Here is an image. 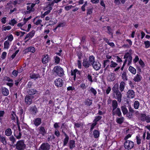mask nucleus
<instances>
[{
    "mask_svg": "<svg viewBox=\"0 0 150 150\" xmlns=\"http://www.w3.org/2000/svg\"><path fill=\"white\" fill-rule=\"evenodd\" d=\"M88 62L89 64H90L91 65L93 64L95 62V57L91 55L89 56L88 59Z\"/></svg>",
    "mask_w": 150,
    "mask_h": 150,
    "instance_id": "nucleus-19",
    "label": "nucleus"
},
{
    "mask_svg": "<svg viewBox=\"0 0 150 150\" xmlns=\"http://www.w3.org/2000/svg\"><path fill=\"white\" fill-rule=\"evenodd\" d=\"M107 28L108 34L112 35L113 34L112 30L111 29V27L110 26H107Z\"/></svg>",
    "mask_w": 150,
    "mask_h": 150,
    "instance_id": "nucleus-46",
    "label": "nucleus"
},
{
    "mask_svg": "<svg viewBox=\"0 0 150 150\" xmlns=\"http://www.w3.org/2000/svg\"><path fill=\"white\" fill-rule=\"evenodd\" d=\"M93 9L89 8L87 10V15L90 14L92 12Z\"/></svg>",
    "mask_w": 150,
    "mask_h": 150,
    "instance_id": "nucleus-61",
    "label": "nucleus"
},
{
    "mask_svg": "<svg viewBox=\"0 0 150 150\" xmlns=\"http://www.w3.org/2000/svg\"><path fill=\"white\" fill-rule=\"evenodd\" d=\"M93 68L96 70H98L100 68L101 65L99 62H95L92 65Z\"/></svg>",
    "mask_w": 150,
    "mask_h": 150,
    "instance_id": "nucleus-13",
    "label": "nucleus"
},
{
    "mask_svg": "<svg viewBox=\"0 0 150 150\" xmlns=\"http://www.w3.org/2000/svg\"><path fill=\"white\" fill-rule=\"evenodd\" d=\"M59 123L56 122L54 125V127L55 129H57L59 127Z\"/></svg>",
    "mask_w": 150,
    "mask_h": 150,
    "instance_id": "nucleus-63",
    "label": "nucleus"
},
{
    "mask_svg": "<svg viewBox=\"0 0 150 150\" xmlns=\"http://www.w3.org/2000/svg\"><path fill=\"white\" fill-rule=\"evenodd\" d=\"M12 146L13 147L16 146V148L17 150H24L26 147V145L24 140H20L18 141L15 145H12Z\"/></svg>",
    "mask_w": 150,
    "mask_h": 150,
    "instance_id": "nucleus-3",
    "label": "nucleus"
},
{
    "mask_svg": "<svg viewBox=\"0 0 150 150\" xmlns=\"http://www.w3.org/2000/svg\"><path fill=\"white\" fill-rule=\"evenodd\" d=\"M99 132L97 130H95L93 132V135L95 138H98L99 136Z\"/></svg>",
    "mask_w": 150,
    "mask_h": 150,
    "instance_id": "nucleus-39",
    "label": "nucleus"
},
{
    "mask_svg": "<svg viewBox=\"0 0 150 150\" xmlns=\"http://www.w3.org/2000/svg\"><path fill=\"white\" fill-rule=\"evenodd\" d=\"M126 84L124 81H122L120 83L119 88L121 92H122L124 90Z\"/></svg>",
    "mask_w": 150,
    "mask_h": 150,
    "instance_id": "nucleus-23",
    "label": "nucleus"
},
{
    "mask_svg": "<svg viewBox=\"0 0 150 150\" xmlns=\"http://www.w3.org/2000/svg\"><path fill=\"white\" fill-rule=\"evenodd\" d=\"M132 55V54L128 52L126 53L124 56V59H128L130 56H131Z\"/></svg>",
    "mask_w": 150,
    "mask_h": 150,
    "instance_id": "nucleus-47",
    "label": "nucleus"
},
{
    "mask_svg": "<svg viewBox=\"0 0 150 150\" xmlns=\"http://www.w3.org/2000/svg\"><path fill=\"white\" fill-rule=\"evenodd\" d=\"M50 145L47 143H43L40 146L39 149L41 150H49L50 148Z\"/></svg>",
    "mask_w": 150,
    "mask_h": 150,
    "instance_id": "nucleus-8",
    "label": "nucleus"
},
{
    "mask_svg": "<svg viewBox=\"0 0 150 150\" xmlns=\"http://www.w3.org/2000/svg\"><path fill=\"white\" fill-rule=\"evenodd\" d=\"M9 42L8 40L5 41L4 43V48L5 49H8L9 47Z\"/></svg>",
    "mask_w": 150,
    "mask_h": 150,
    "instance_id": "nucleus-36",
    "label": "nucleus"
},
{
    "mask_svg": "<svg viewBox=\"0 0 150 150\" xmlns=\"http://www.w3.org/2000/svg\"><path fill=\"white\" fill-rule=\"evenodd\" d=\"M0 140L4 145H6L7 144V142L5 138L4 137L0 135Z\"/></svg>",
    "mask_w": 150,
    "mask_h": 150,
    "instance_id": "nucleus-30",
    "label": "nucleus"
},
{
    "mask_svg": "<svg viewBox=\"0 0 150 150\" xmlns=\"http://www.w3.org/2000/svg\"><path fill=\"white\" fill-rule=\"evenodd\" d=\"M37 92L36 89H30L27 91V93L30 96L34 95Z\"/></svg>",
    "mask_w": 150,
    "mask_h": 150,
    "instance_id": "nucleus-14",
    "label": "nucleus"
},
{
    "mask_svg": "<svg viewBox=\"0 0 150 150\" xmlns=\"http://www.w3.org/2000/svg\"><path fill=\"white\" fill-rule=\"evenodd\" d=\"M112 115L113 116L117 115L119 117H121L122 115V113L120 108H117L114 110H112Z\"/></svg>",
    "mask_w": 150,
    "mask_h": 150,
    "instance_id": "nucleus-10",
    "label": "nucleus"
},
{
    "mask_svg": "<svg viewBox=\"0 0 150 150\" xmlns=\"http://www.w3.org/2000/svg\"><path fill=\"white\" fill-rule=\"evenodd\" d=\"M90 91L91 92L93 93L94 96H96V95L97 93V91L95 89L92 87H91L90 89Z\"/></svg>",
    "mask_w": 150,
    "mask_h": 150,
    "instance_id": "nucleus-49",
    "label": "nucleus"
},
{
    "mask_svg": "<svg viewBox=\"0 0 150 150\" xmlns=\"http://www.w3.org/2000/svg\"><path fill=\"white\" fill-rule=\"evenodd\" d=\"M129 71L133 74H135L136 73V70L133 67L130 66L129 68Z\"/></svg>",
    "mask_w": 150,
    "mask_h": 150,
    "instance_id": "nucleus-31",
    "label": "nucleus"
},
{
    "mask_svg": "<svg viewBox=\"0 0 150 150\" xmlns=\"http://www.w3.org/2000/svg\"><path fill=\"white\" fill-rule=\"evenodd\" d=\"M127 114V117L129 118H131L132 117L133 113L128 112Z\"/></svg>",
    "mask_w": 150,
    "mask_h": 150,
    "instance_id": "nucleus-55",
    "label": "nucleus"
},
{
    "mask_svg": "<svg viewBox=\"0 0 150 150\" xmlns=\"http://www.w3.org/2000/svg\"><path fill=\"white\" fill-rule=\"evenodd\" d=\"M83 65L85 68H88L90 65H91L90 64H89V62L88 61V62L87 59H83Z\"/></svg>",
    "mask_w": 150,
    "mask_h": 150,
    "instance_id": "nucleus-15",
    "label": "nucleus"
},
{
    "mask_svg": "<svg viewBox=\"0 0 150 150\" xmlns=\"http://www.w3.org/2000/svg\"><path fill=\"white\" fill-rule=\"evenodd\" d=\"M112 91L113 92L112 96L115 98L117 99L119 103L121 101L122 94L119 90V85L118 83L115 84L113 87Z\"/></svg>",
    "mask_w": 150,
    "mask_h": 150,
    "instance_id": "nucleus-1",
    "label": "nucleus"
},
{
    "mask_svg": "<svg viewBox=\"0 0 150 150\" xmlns=\"http://www.w3.org/2000/svg\"><path fill=\"white\" fill-rule=\"evenodd\" d=\"M134 146V142L131 141L126 140L124 143V147L125 149L128 150L132 148Z\"/></svg>",
    "mask_w": 150,
    "mask_h": 150,
    "instance_id": "nucleus-4",
    "label": "nucleus"
},
{
    "mask_svg": "<svg viewBox=\"0 0 150 150\" xmlns=\"http://www.w3.org/2000/svg\"><path fill=\"white\" fill-rule=\"evenodd\" d=\"M139 62L140 65L142 67H143L145 66V64L144 62L141 59H140Z\"/></svg>",
    "mask_w": 150,
    "mask_h": 150,
    "instance_id": "nucleus-56",
    "label": "nucleus"
},
{
    "mask_svg": "<svg viewBox=\"0 0 150 150\" xmlns=\"http://www.w3.org/2000/svg\"><path fill=\"white\" fill-rule=\"evenodd\" d=\"M7 53L6 52H3L1 55V57L2 59H4L6 56Z\"/></svg>",
    "mask_w": 150,
    "mask_h": 150,
    "instance_id": "nucleus-58",
    "label": "nucleus"
},
{
    "mask_svg": "<svg viewBox=\"0 0 150 150\" xmlns=\"http://www.w3.org/2000/svg\"><path fill=\"white\" fill-rule=\"evenodd\" d=\"M27 5L28 6L27 7V10L30 13L31 12H33L35 10V9L33 8L35 6V4L31 3H27Z\"/></svg>",
    "mask_w": 150,
    "mask_h": 150,
    "instance_id": "nucleus-6",
    "label": "nucleus"
},
{
    "mask_svg": "<svg viewBox=\"0 0 150 150\" xmlns=\"http://www.w3.org/2000/svg\"><path fill=\"white\" fill-rule=\"evenodd\" d=\"M121 108L123 113L124 115H126L128 111L126 107L125 106H122L121 107Z\"/></svg>",
    "mask_w": 150,
    "mask_h": 150,
    "instance_id": "nucleus-29",
    "label": "nucleus"
},
{
    "mask_svg": "<svg viewBox=\"0 0 150 150\" xmlns=\"http://www.w3.org/2000/svg\"><path fill=\"white\" fill-rule=\"evenodd\" d=\"M53 74L57 75L59 77H62L64 75V71L63 69L60 66L55 67L52 70Z\"/></svg>",
    "mask_w": 150,
    "mask_h": 150,
    "instance_id": "nucleus-2",
    "label": "nucleus"
},
{
    "mask_svg": "<svg viewBox=\"0 0 150 150\" xmlns=\"http://www.w3.org/2000/svg\"><path fill=\"white\" fill-rule=\"evenodd\" d=\"M29 110L34 114H35L38 111L37 108L35 106L30 107Z\"/></svg>",
    "mask_w": 150,
    "mask_h": 150,
    "instance_id": "nucleus-21",
    "label": "nucleus"
},
{
    "mask_svg": "<svg viewBox=\"0 0 150 150\" xmlns=\"http://www.w3.org/2000/svg\"><path fill=\"white\" fill-rule=\"evenodd\" d=\"M9 139L10 140L11 142V143L12 144H14L16 142V139L14 137L13 135L11 136L9 138Z\"/></svg>",
    "mask_w": 150,
    "mask_h": 150,
    "instance_id": "nucleus-41",
    "label": "nucleus"
},
{
    "mask_svg": "<svg viewBox=\"0 0 150 150\" xmlns=\"http://www.w3.org/2000/svg\"><path fill=\"white\" fill-rule=\"evenodd\" d=\"M42 120L41 118L38 117L35 119L34 124L36 126H38L41 123Z\"/></svg>",
    "mask_w": 150,
    "mask_h": 150,
    "instance_id": "nucleus-17",
    "label": "nucleus"
},
{
    "mask_svg": "<svg viewBox=\"0 0 150 150\" xmlns=\"http://www.w3.org/2000/svg\"><path fill=\"white\" fill-rule=\"evenodd\" d=\"M16 23V21L15 19H13L11 20V21H10V22L9 23V24L13 26Z\"/></svg>",
    "mask_w": 150,
    "mask_h": 150,
    "instance_id": "nucleus-45",
    "label": "nucleus"
},
{
    "mask_svg": "<svg viewBox=\"0 0 150 150\" xmlns=\"http://www.w3.org/2000/svg\"><path fill=\"white\" fill-rule=\"evenodd\" d=\"M128 107L129 110V112H130L133 113L134 112V110L131 107L130 105H129Z\"/></svg>",
    "mask_w": 150,
    "mask_h": 150,
    "instance_id": "nucleus-62",
    "label": "nucleus"
},
{
    "mask_svg": "<svg viewBox=\"0 0 150 150\" xmlns=\"http://www.w3.org/2000/svg\"><path fill=\"white\" fill-rule=\"evenodd\" d=\"M54 134L58 137L59 136L60 132L58 129H55Z\"/></svg>",
    "mask_w": 150,
    "mask_h": 150,
    "instance_id": "nucleus-54",
    "label": "nucleus"
},
{
    "mask_svg": "<svg viewBox=\"0 0 150 150\" xmlns=\"http://www.w3.org/2000/svg\"><path fill=\"white\" fill-rule=\"evenodd\" d=\"M39 128V133L41 134L42 136H44L46 132L44 127L41 126Z\"/></svg>",
    "mask_w": 150,
    "mask_h": 150,
    "instance_id": "nucleus-16",
    "label": "nucleus"
},
{
    "mask_svg": "<svg viewBox=\"0 0 150 150\" xmlns=\"http://www.w3.org/2000/svg\"><path fill=\"white\" fill-rule=\"evenodd\" d=\"M2 92L3 94L5 96H7L9 94V91L8 89L3 87L2 88Z\"/></svg>",
    "mask_w": 150,
    "mask_h": 150,
    "instance_id": "nucleus-18",
    "label": "nucleus"
},
{
    "mask_svg": "<svg viewBox=\"0 0 150 150\" xmlns=\"http://www.w3.org/2000/svg\"><path fill=\"white\" fill-rule=\"evenodd\" d=\"M33 97L28 95H26L25 98V102L27 106H29L32 103V99Z\"/></svg>",
    "mask_w": 150,
    "mask_h": 150,
    "instance_id": "nucleus-5",
    "label": "nucleus"
},
{
    "mask_svg": "<svg viewBox=\"0 0 150 150\" xmlns=\"http://www.w3.org/2000/svg\"><path fill=\"white\" fill-rule=\"evenodd\" d=\"M136 138L137 144L139 145L141 143V139H140L139 137L138 136H137Z\"/></svg>",
    "mask_w": 150,
    "mask_h": 150,
    "instance_id": "nucleus-53",
    "label": "nucleus"
},
{
    "mask_svg": "<svg viewBox=\"0 0 150 150\" xmlns=\"http://www.w3.org/2000/svg\"><path fill=\"white\" fill-rule=\"evenodd\" d=\"M11 120L14 121H15L16 120L15 117L16 116V114L14 111H11Z\"/></svg>",
    "mask_w": 150,
    "mask_h": 150,
    "instance_id": "nucleus-34",
    "label": "nucleus"
},
{
    "mask_svg": "<svg viewBox=\"0 0 150 150\" xmlns=\"http://www.w3.org/2000/svg\"><path fill=\"white\" fill-rule=\"evenodd\" d=\"M127 94V97L129 98H133L135 96L134 92L132 90H129Z\"/></svg>",
    "mask_w": 150,
    "mask_h": 150,
    "instance_id": "nucleus-12",
    "label": "nucleus"
},
{
    "mask_svg": "<svg viewBox=\"0 0 150 150\" xmlns=\"http://www.w3.org/2000/svg\"><path fill=\"white\" fill-rule=\"evenodd\" d=\"M71 75L74 76V80L75 81L76 78V75L80 76L81 73V71H79L76 69H74V70H71Z\"/></svg>",
    "mask_w": 150,
    "mask_h": 150,
    "instance_id": "nucleus-9",
    "label": "nucleus"
},
{
    "mask_svg": "<svg viewBox=\"0 0 150 150\" xmlns=\"http://www.w3.org/2000/svg\"><path fill=\"white\" fill-rule=\"evenodd\" d=\"M124 118L123 117H117L116 120V122L119 124H121L124 122Z\"/></svg>",
    "mask_w": 150,
    "mask_h": 150,
    "instance_id": "nucleus-22",
    "label": "nucleus"
},
{
    "mask_svg": "<svg viewBox=\"0 0 150 150\" xmlns=\"http://www.w3.org/2000/svg\"><path fill=\"white\" fill-rule=\"evenodd\" d=\"M54 83L55 85L57 87H61L63 85V81L62 79L59 78L55 80Z\"/></svg>",
    "mask_w": 150,
    "mask_h": 150,
    "instance_id": "nucleus-7",
    "label": "nucleus"
},
{
    "mask_svg": "<svg viewBox=\"0 0 150 150\" xmlns=\"http://www.w3.org/2000/svg\"><path fill=\"white\" fill-rule=\"evenodd\" d=\"M65 138L64 139V141H63V146H66L69 140V137L67 135L65 136Z\"/></svg>",
    "mask_w": 150,
    "mask_h": 150,
    "instance_id": "nucleus-38",
    "label": "nucleus"
},
{
    "mask_svg": "<svg viewBox=\"0 0 150 150\" xmlns=\"http://www.w3.org/2000/svg\"><path fill=\"white\" fill-rule=\"evenodd\" d=\"M110 62V60L108 59L104 60L103 61V67H105L106 65H108V64H109Z\"/></svg>",
    "mask_w": 150,
    "mask_h": 150,
    "instance_id": "nucleus-44",
    "label": "nucleus"
},
{
    "mask_svg": "<svg viewBox=\"0 0 150 150\" xmlns=\"http://www.w3.org/2000/svg\"><path fill=\"white\" fill-rule=\"evenodd\" d=\"M102 117L100 116H98L96 117L93 121V122L97 123V122L100 120L102 118Z\"/></svg>",
    "mask_w": 150,
    "mask_h": 150,
    "instance_id": "nucleus-48",
    "label": "nucleus"
},
{
    "mask_svg": "<svg viewBox=\"0 0 150 150\" xmlns=\"http://www.w3.org/2000/svg\"><path fill=\"white\" fill-rule=\"evenodd\" d=\"M139 105V103L137 100L135 101L134 104V106L135 109H138Z\"/></svg>",
    "mask_w": 150,
    "mask_h": 150,
    "instance_id": "nucleus-37",
    "label": "nucleus"
},
{
    "mask_svg": "<svg viewBox=\"0 0 150 150\" xmlns=\"http://www.w3.org/2000/svg\"><path fill=\"white\" fill-rule=\"evenodd\" d=\"M4 79L5 80L8 81L9 82L13 81V80L12 79H10L9 77L8 76H5L4 78Z\"/></svg>",
    "mask_w": 150,
    "mask_h": 150,
    "instance_id": "nucleus-60",
    "label": "nucleus"
},
{
    "mask_svg": "<svg viewBox=\"0 0 150 150\" xmlns=\"http://www.w3.org/2000/svg\"><path fill=\"white\" fill-rule=\"evenodd\" d=\"M35 33V31L34 30H33L30 32L29 33L26 35L25 38V39H26L28 38H29L30 39L32 38L33 36Z\"/></svg>",
    "mask_w": 150,
    "mask_h": 150,
    "instance_id": "nucleus-20",
    "label": "nucleus"
},
{
    "mask_svg": "<svg viewBox=\"0 0 150 150\" xmlns=\"http://www.w3.org/2000/svg\"><path fill=\"white\" fill-rule=\"evenodd\" d=\"M73 7L74 6H73L72 5L66 6L65 7V9L66 11H68L70 9H71L72 7Z\"/></svg>",
    "mask_w": 150,
    "mask_h": 150,
    "instance_id": "nucleus-59",
    "label": "nucleus"
},
{
    "mask_svg": "<svg viewBox=\"0 0 150 150\" xmlns=\"http://www.w3.org/2000/svg\"><path fill=\"white\" fill-rule=\"evenodd\" d=\"M3 28V30L6 31V30H10V29H11V26L8 25V26H7L4 27Z\"/></svg>",
    "mask_w": 150,
    "mask_h": 150,
    "instance_id": "nucleus-57",
    "label": "nucleus"
},
{
    "mask_svg": "<svg viewBox=\"0 0 150 150\" xmlns=\"http://www.w3.org/2000/svg\"><path fill=\"white\" fill-rule=\"evenodd\" d=\"M30 78L32 79H36L39 77H40L39 75L38 74H33L30 75Z\"/></svg>",
    "mask_w": 150,
    "mask_h": 150,
    "instance_id": "nucleus-35",
    "label": "nucleus"
},
{
    "mask_svg": "<svg viewBox=\"0 0 150 150\" xmlns=\"http://www.w3.org/2000/svg\"><path fill=\"white\" fill-rule=\"evenodd\" d=\"M25 50L28 52H30L32 53H34L35 51V48L32 47H30L27 48Z\"/></svg>",
    "mask_w": 150,
    "mask_h": 150,
    "instance_id": "nucleus-33",
    "label": "nucleus"
},
{
    "mask_svg": "<svg viewBox=\"0 0 150 150\" xmlns=\"http://www.w3.org/2000/svg\"><path fill=\"white\" fill-rule=\"evenodd\" d=\"M69 146L71 149H73L75 147V141L73 140H71L69 142Z\"/></svg>",
    "mask_w": 150,
    "mask_h": 150,
    "instance_id": "nucleus-26",
    "label": "nucleus"
},
{
    "mask_svg": "<svg viewBox=\"0 0 150 150\" xmlns=\"http://www.w3.org/2000/svg\"><path fill=\"white\" fill-rule=\"evenodd\" d=\"M55 62L57 64H58L60 61V59L58 56H56L54 57Z\"/></svg>",
    "mask_w": 150,
    "mask_h": 150,
    "instance_id": "nucleus-51",
    "label": "nucleus"
},
{
    "mask_svg": "<svg viewBox=\"0 0 150 150\" xmlns=\"http://www.w3.org/2000/svg\"><path fill=\"white\" fill-rule=\"evenodd\" d=\"M112 110H113L117 108L118 106V103L116 100H114L112 101Z\"/></svg>",
    "mask_w": 150,
    "mask_h": 150,
    "instance_id": "nucleus-24",
    "label": "nucleus"
},
{
    "mask_svg": "<svg viewBox=\"0 0 150 150\" xmlns=\"http://www.w3.org/2000/svg\"><path fill=\"white\" fill-rule=\"evenodd\" d=\"M141 76L140 75L137 74L136 76L134 77L133 80L135 81L138 82L141 81Z\"/></svg>",
    "mask_w": 150,
    "mask_h": 150,
    "instance_id": "nucleus-28",
    "label": "nucleus"
},
{
    "mask_svg": "<svg viewBox=\"0 0 150 150\" xmlns=\"http://www.w3.org/2000/svg\"><path fill=\"white\" fill-rule=\"evenodd\" d=\"M117 64L115 62L112 61L110 62V67L111 68H115L117 66Z\"/></svg>",
    "mask_w": 150,
    "mask_h": 150,
    "instance_id": "nucleus-40",
    "label": "nucleus"
},
{
    "mask_svg": "<svg viewBox=\"0 0 150 150\" xmlns=\"http://www.w3.org/2000/svg\"><path fill=\"white\" fill-rule=\"evenodd\" d=\"M52 8L51 7H49L46 10H47V11H45L44 13V15L46 16L50 12L51 10H52Z\"/></svg>",
    "mask_w": 150,
    "mask_h": 150,
    "instance_id": "nucleus-43",
    "label": "nucleus"
},
{
    "mask_svg": "<svg viewBox=\"0 0 150 150\" xmlns=\"http://www.w3.org/2000/svg\"><path fill=\"white\" fill-rule=\"evenodd\" d=\"M5 134L7 136H11L12 134L11 130L10 128H8L5 130Z\"/></svg>",
    "mask_w": 150,
    "mask_h": 150,
    "instance_id": "nucleus-27",
    "label": "nucleus"
},
{
    "mask_svg": "<svg viewBox=\"0 0 150 150\" xmlns=\"http://www.w3.org/2000/svg\"><path fill=\"white\" fill-rule=\"evenodd\" d=\"M122 78L124 81H126L127 80V77L126 71L124 70L123 71L122 75Z\"/></svg>",
    "mask_w": 150,
    "mask_h": 150,
    "instance_id": "nucleus-25",
    "label": "nucleus"
},
{
    "mask_svg": "<svg viewBox=\"0 0 150 150\" xmlns=\"http://www.w3.org/2000/svg\"><path fill=\"white\" fill-rule=\"evenodd\" d=\"M144 44L145 45V47L146 48H148L150 46V42L149 41H145Z\"/></svg>",
    "mask_w": 150,
    "mask_h": 150,
    "instance_id": "nucleus-50",
    "label": "nucleus"
},
{
    "mask_svg": "<svg viewBox=\"0 0 150 150\" xmlns=\"http://www.w3.org/2000/svg\"><path fill=\"white\" fill-rule=\"evenodd\" d=\"M145 121L147 123L150 122V117L149 115L146 116V119H145Z\"/></svg>",
    "mask_w": 150,
    "mask_h": 150,
    "instance_id": "nucleus-64",
    "label": "nucleus"
},
{
    "mask_svg": "<svg viewBox=\"0 0 150 150\" xmlns=\"http://www.w3.org/2000/svg\"><path fill=\"white\" fill-rule=\"evenodd\" d=\"M42 62L43 64L47 63L50 60V58L47 54L44 55L43 56Z\"/></svg>",
    "mask_w": 150,
    "mask_h": 150,
    "instance_id": "nucleus-11",
    "label": "nucleus"
},
{
    "mask_svg": "<svg viewBox=\"0 0 150 150\" xmlns=\"http://www.w3.org/2000/svg\"><path fill=\"white\" fill-rule=\"evenodd\" d=\"M92 100L89 98L87 99L85 102V104L88 106H90L92 104Z\"/></svg>",
    "mask_w": 150,
    "mask_h": 150,
    "instance_id": "nucleus-32",
    "label": "nucleus"
},
{
    "mask_svg": "<svg viewBox=\"0 0 150 150\" xmlns=\"http://www.w3.org/2000/svg\"><path fill=\"white\" fill-rule=\"evenodd\" d=\"M146 115L145 114H141V120L142 121H145Z\"/></svg>",
    "mask_w": 150,
    "mask_h": 150,
    "instance_id": "nucleus-52",
    "label": "nucleus"
},
{
    "mask_svg": "<svg viewBox=\"0 0 150 150\" xmlns=\"http://www.w3.org/2000/svg\"><path fill=\"white\" fill-rule=\"evenodd\" d=\"M14 135L17 139H19L21 138V132H19L18 134V132H17L14 134Z\"/></svg>",
    "mask_w": 150,
    "mask_h": 150,
    "instance_id": "nucleus-42",
    "label": "nucleus"
}]
</instances>
